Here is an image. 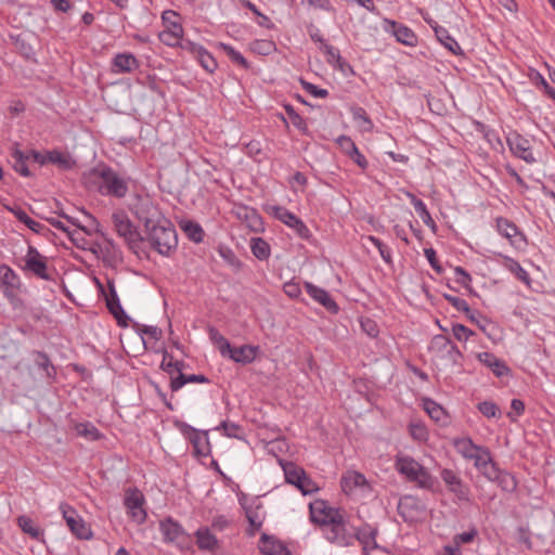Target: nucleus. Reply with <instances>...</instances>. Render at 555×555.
<instances>
[{
  "mask_svg": "<svg viewBox=\"0 0 555 555\" xmlns=\"http://www.w3.org/2000/svg\"><path fill=\"white\" fill-rule=\"evenodd\" d=\"M489 481H494L498 486L506 492H514L517 488L516 478L508 472L502 470L499 466L494 472V477L488 478Z\"/></svg>",
  "mask_w": 555,
  "mask_h": 555,
  "instance_id": "obj_33",
  "label": "nucleus"
},
{
  "mask_svg": "<svg viewBox=\"0 0 555 555\" xmlns=\"http://www.w3.org/2000/svg\"><path fill=\"white\" fill-rule=\"evenodd\" d=\"M162 25L164 30L184 33V28L181 23V16L173 10H165L162 13Z\"/></svg>",
  "mask_w": 555,
  "mask_h": 555,
  "instance_id": "obj_37",
  "label": "nucleus"
},
{
  "mask_svg": "<svg viewBox=\"0 0 555 555\" xmlns=\"http://www.w3.org/2000/svg\"><path fill=\"white\" fill-rule=\"evenodd\" d=\"M151 246L160 255L169 256L178 246V236L175 227L167 219L145 230Z\"/></svg>",
  "mask_w": 555,
  "mask_h": 555,
  "instance_id": "obj_3",
  "label": "nucleus"
},
{
  "mask_svg": "<svg viewBox=\"0 0 555 555\" xmlns=\"http://www.w3.org/2000/svg\"><path fill=\"white\" fill-rule=\"evenodd\" d=\"M309 511L311 521L322 528L330 525L344 513L343 509L331 506L324 500H315L311 502L309 504Z\"/></svg>",
  "mask_w": 555,
  "mask_h": 555,
  "instance_id": "obj_12",
  "label": "nucleus"
},
{
  "mask_svg": "<svg viewBox=\"0 0 555 555\" xmlns=\"http://www.w3.org/2000/svg\"><path fill=\"white\" fill-rule=\"evenodd\" d=\"M383 29L392 35L396 40L403 46L414 48L418 43V37L415 31L402 23L384 18Z\"/></svg>",
  "mask_w": 555,
  "mask_h": 555,
  "instance_id": "obj_14",
  "label": "nucleus"
},
{
  "mask_svg": "<svg viewBox=\"0 0 555 555\" xmlns=\"http://www.w3.org/2000/svg\"><path fill=\"white\" fill-rule=\"evenodd\" d=\"M159 530L164 537V541L167 543H178L185 534L183 527L171 517L159 522Z\"/></svg>",
  "mask_w": 555,
  "mask_h": 555,
  "instance_id": "obj_25",
  "label": "nucleus"
},
{
  "mask_svg": "<svg viewBox=\"0 0 555 555\" xmlns=\"http://www.w3.org/2000/svg\"><path fill=\"white\" fill-rule=\"evenodd\" d=\"M478 359L488 366L495 376L502 377L509 374V369L504 361L498 359L494 354L486 351L478 354Z\"/></svg>",
  "mask_w": 555,
  "mask_h": 555,
  "instance_id": "obj_30",
  "label": "nucleus"
},
{
  "mask_svg": "<svg viewBox=\"0 0 555 555\" xmlns=\"http://www.w3.org/2000/svg\"><path fill=\"white\" fill-rule=\"evenodd\" d=\"M245 512L246 518L251 528V534H254L262 527L264 520V513L262 512V507L260 504L255 507L248 506L245 508Z\"/></svg>",
  "mask_w": 555,
  "mask_h": 555,
  "instance_id": "obj_41",
  "label": "nucleus"
},
{
  "mask_svg": "<svg viewBox=\"0 0 555 555\" xmlns=\"http://www.w3.org/2000/svg\"><path fill=\"white\" fill-rule=\"evenodd\" d=\"M196 545L201 551L215 552L219 547V541L207 527H201L195 532Z\"/></svg>",
  "mask_w": 555,
  "mask_h": 555,
  "instance_id": "obj_28",
  "label": "nucleus"
},
{
  "mask_svg": "<svg viewBox=\"0 0 555 555\" xmlns=\"http://www.w3.org/2000/svg\"><path fill=\"white\" fill-rule=\"evenodd\" d=\"M422 406L428 416L439 426H447L450 424V415L446 409L430 398L422 399Z\"/></svg>",
  "mask_w": 555,
  "mask_h": 555,
  "instance_id": "obj_23",
  "label": "nucleus"
},
{
  "mask_svg": "<svg viewBox=\"0 0 555 555\" xmlns=\"http://www.w3.org/2000/svg\"><path fill=\"white\" fill-rule=\"evenodd\" d=\"M398 512L405 521L413 522L422 517L424 507L417 498L404 495L399 501Z\"/></svg>",
  "mask_w": 555,
  "mask_h": 555,
  "instance_id": "obj_17",
  "label": "nucleus"
},
{
  "mask_svg": "<svg viewBox=\"0 0 555 555\" xmlns=\"http://www.w3.org/2000/svg\"><path fill=\"white\" fill-rule=\"evenodd\" d=\"M267 211L271 214L275 219L293 229L300 238L309 240L311 237V231L306 225V223L287 208L274 205L270 206Z\"/></svg>",
  "mask_w": 555,
  "mask_h": 555,
  "instance_id": "obj_8",
  "label": "nucleus"
},
{
  "mask_svg": "<svg viewBox=\"0 0 555 555\" xmlns=\"http://www.w3.org/2000/svg\"><path fill=\"white\" fill-rule=\"evenodd\" d=\"M506 143L512 155L516 158L524 160L527 164L537 162L532 145L526 137L517 131H511L506 134Z\"/></svg>",
  "mask_w": 555,
  "mask_h": 555,
  "instance_id": "obj_11",
  "label": "nucleus"
},
{
  "mask_svg": "<svg viewBox=\"0 0 555 555\" xmlns=\"http://www.w3.org/2000/svg\"><path fill=\"white\" fill-rule=\"evenodd\" d=\"M319 49L324 53L326 56V61L328 64L334 65L336 62L341 61L340 52L337 48L330 44L328 42L324 44L323 47H319Z\"/></svg>",
  "mask_w": 555,
  "mask_h": 555,
  "instance_id": "obj_61",
  "label": "nucleus"
},
{
  "mask_svg": "<svg viewBox=\"0 0 555 555\" xmlns=\"http://www.w3.org/2000/svg\"><path fill=\"white\" fill-rule=\"evenodd\" d=\"M496 261L507 271L515 275L517 280L526 284L531 285V278L529 273L521 267V264L514 258L504 255L502 253L495 254Z\"/></svg>",
  "mask_w": 555,
  "mask_h": 555,
  "instance_id": "obj_22",
  "label": "nucleus"
},
{
  "mask_svg": "<svg viewBox=\"0 0 555 555\" xmlns=\"http://www.w3.org/2000/svg\"><path fill=\"white\" fill-rule=\"evenodd\" d=\"M14 215L20 222L37 234H43L48 230L44 224L30 218L23 209H17Z\"/></svg>",
  "mask_w": 555,
  "mask_h": 555,
  "instance_id": "obj_47",
  "label": "nucleus"
},
{
  "mask_svg": "<svg viewBox=\"0 0 555 555\" xmlns=\"http://www.w3.org/2000/svg\"><path fill=\"white\" fill-rule=\"evenodd\" d=\"M16 521L24 533L28 534L30 538L37 541L43 540V530L40 527H38L30 517L26 515H21L17 517Z\"/></svg>",
  "mask_w": 555,
  "mask_h": 555,
  "instance_id": "obj_35",
  "label": "nucleus"
},
{
  "mask_svg": "<svg viewBox=\"0 0 555 555\" xmlns=\"http://www.w3.org/2000/svg\"><path fill=\"white\" fill-rule=\"evenodd\" d=\"M138 332L140 334L143 347H147L149 344L158 341L163 335L160 328L152 325H143L142 327H138Z\"/></svg>",
  "mask_w": 555,
  "mask_h": 555,
  "instance_id": "obj_45",
  "label": "nucleus"
},
{
  "mask_svg": "<svg viewBox=\"0 0 555 555\" xmlns=\"http://www.w3.org/2000/svg\"><path fill=\"white\" fill-rule=\"evenodd\" d=\"M90 177L103 196L124 198L128 193V179L105 164L92 168Z\"/></svg>",
  "mask_w": 555,
  "mask_h": 555,
  "instance_id": "obj_1",
  "label": "nucleus"
},
{
  "mask_svg": "<svg viewBox=\"0 0 555 555\" xmlns=\"http://www.w3.org/2000/svg\"><path fill=\"white\" fill-rule=\"evenodd\" d=\"M183 36L184 33L168 31L163 29L158 34V39L162 43H164L167 47L178 48V46L181 43V39L183 38Z\"/></svg>",
  "mask_w": 555,
  "mask_h": 555,
  "instance_id": "obj_54",
  "label": "nucleus"
},
{
  "mask_svg": "<svg viewBox=\"0 0 555 555\" xmlns=\"http://www.w3.org/2000/svg\"><path fill=\"white\" fill-rule=\"evenodd\" d=\"M111 220L115 232L127 245L132 247L138 244L141 240L140 233L125 210H115L112 214Z\"/></svg>",
  "mask_w": 555,
  "mask_h": 555,
  "instance_id": "obj_6",
  "label": "nucleus"
},
{
  "mask_svg": "<svg viewBox=\"0 0 555 555\" xmlns=\"http://www.w3.org/2000/svg\"><path fill=\"white\" fill-rule=\"evenodd\" d=\"M156 350L163 352L160 369L169 374L170 382L172 380V377H177V375L183 374V371L188 365L182 359L176 358L172 353L168 352V349Z\"/></svg>",
  "mask_w": 555,
  "mask_h": 555,
  "instance_id": "obj_24",
  "label": "nucleus"
},
{
  "mask_svg": "<svg viewBox=\"0 0 555 555\" xmlns=\"http://www.w3.org/2000/svg\"><path fill=\"white\" fill-rule=\"evenodd\" d=\"M325 539L338 546H350L354 542L353 533L348 528L345 512L323 528Z\"/></svg>",
  "mask_w": 555,
  "mask_h": 555,
  "instance_id": "obj_5",
  "label": "nucleus"
},
{
  "mask_svg": "<svg viewBox=\"0 0 555 555\" xmlns=\"http://www.w3.org/2000/svg\"><path fill=\"white\" fill-rule=\"evenodd\" d=\"M444 298L454 309L464 312L469 318H473V311L465 299L452 295H444Z\"/></svg>",
  "mask_w": 555,
  "mask_h": 555,
  "instance_id": "obj_58",
  "label": "nucleus"
},
{
  "mask_svg": "<svg viewBox=\"0 0 555 555\" xmlns=\"http://www.w3.org/2000/svg\"><path fill=\"white\" fill-rule=\"evenodd\" d=\"M482 133L485 140L489 143L491 149L495 152H503L504 151V144L499 135V133L494 129H489L486 127H482Z\"/></svg>",
  "mask_w": 555,
  "mask_h": 555,
  "instance_id": "obj_55",
  "label": "nucleus"
},
{
  "mask_svg": "<svg viewBox=\"0 0 555 555\" xmlns=\"http://www.w3.org/2000/svg\"><path fill=\"white\" fill-rule=\"evenodd\" d=\"M284 108L292 125L295 128H297L300 132L306 134L308 132V125L306 120L301 117V115H299L294 108V106L291 104L284 105Z\"/></svg>",
  "mask_w": 555,
  "mask_h": 555,
  "instance_id": "obj_51",
  "label": "nucleus"
},
{
  "mask_svg": "<svg viewBox=\"0 0 555 555\" xmlns=\"http://www.w3.org/2000/svg\"><path fill=\"white\" fill-rule=\"evenodd\" d=\"M478 411L488 418L500 417L499 406L492 401H482L477 405Z\"/></svg>",
  "mask_w": 555,
  "mask_h": 555,
  "instance_id": "obj_59",
  "label": "nucleus"
},
{
  "mask_svg": "<svg viewBox=\"0 0 555 555\" xmlns=\"http://www.w3.org/2000/svg\"><path fill=\"white\" fill-rule=\"evenodd\" d=\"M395 468L408 481L415 483L418 488L434 490L435 477L412 456L398 454L395 459Z\"/></svg>",
  "mask_w": 555,
  "mask_h": 555,
  "instance_id": "obj_2",
  "label": "nucleus"
},
{
  "mask_svg": "<svg viewBox=\"0 0 555 555\" xmlns=\"http://www.w3.org/2000/svg\"><path fill=\"white\" fill-rule=\"evenodd\" d=\"M469 461H474L475 468L485 477L491 478L494 477V472H496L498 464L493 461L490 450L487 447H481V449L474 454V457Z\"/></svg>",
  "mask_w": 555,
  "mask_h": 555,
  "instance_id": "obj_20",
  "label": "nucleus"
},
{
  "mask_svg": "<svg viewBox=\"0 0 555 555\" xmlns=\"http://www.w3.org/2000/svg\"><path fill=\"white\" fill-rule=\"evenodd\" d=\"M188 383L208 384L209 379L203 374L186 375L183 373V374L177 375V377H172V380L170 382V389L173 392L178 391Z\"/></svg>",
  "mask_w": 555,
  "mask_h": 555,
  "instance_id": "obj_38",
  "label": "nucleus"
},
{
  "mask_svg": "<svg viewBox=\"0 0 555 555\" xmlns=\"http://www.w3.org/2000/svg\"><path fill=\"white\" fill-rule=\"evenodd\" d=\"M435 36L438 41L448 49L454 55H463L464 52L459 44V42L453 38L447 28L443 26L441 28L435 29Z\"/></svg>",
  "mask_w": 555,
  "mask_h": 555,
  "instance_id": "obj_34",
  "label": "nucleus"
},
{
  "mask_svg": "<svg viewBox=\"0 0 555 555\" xmlns=\"http://www.w3.org/2000/svg\"><path fill=\"white\" fill-rule=\"evenodd\" d=\"M132 211L135 217L144 223L145 230L164 219L158 207L153 203L150 196H137Z\"/></svg>",
  "mask_w": 555,
  "mask_h": 555,
  "instance_id": "obj_7",
  "label": "nucleus"
},
{
  "mask_svg": "<svg viewBox=\"0 0 555 555\" xmlns=\"http://www.w3.org/2000/svg\"><path fill=\"white\" fill-rule=\"evenodd\" d=\"M477 535H478V531L475 527L470 528L466 532L455 534L453 538V542L455 544L454 548L460 550V546L462 544H467V543L473 542Z\"/></svg>",
  "mask_w": 555,
  "mask_h": 555,
  "instance_id": "obj_60",
  "label": "nucleus"
},
{
  "mask_svg": "<svg viewBox=\"0 0 555 555\" xmlns=\"http://www.w3.org/2000/svg\"><path fill=\"white\" fill-rule=\"evenodd\" d=\"M251 254L260 261H266L270 258L271 247L269 243L262 237H251L249 242Z\"/></svg>",
  "mask_w": 555,
  "mask_h": 555,
  "instance_id": "obj_39",
  "label": "nucleus"
},
{
  "mask_svg": "<svg viewBox=\"0 0 555 555\" xmlns=\"http://www.w3.org/2000/svg\"><path fill=\"white\" fill-rule=\"evenodd\" d=\"M305 288L308 295L318 304L323 306L330 313L336 314L339 311L337 302L328 294L327 291L321 288L310 282H305Z\"/></svg>",
  "mask_w": 555,
  "mask_h": 555,
  "instance_id": "obj_19",
  "label": "nucleus"
},
{
  "mask_svg": "<svg viewBox=\"0 0 555 555\" xmlns=\"http://www.w3.org/2000/svg\"><path fill=\"white\" fill-rule=\"evenodd\" d=\"M453 444L456 452L465 460L473 459L474 454H476L482 447L474 443V441L468 437L457 438L454 440Z\"/></svg>",
  "mask_w": 555,
  "mask_h": 555,
  "instance_id": "obj_36",
  "label": "nucleus"
},
{
  "mask_svg": "<svg viewBox=\"0 0 555 555\" xmlns=\"http://www.w3.org/2000/svg\"><path fill=\"white\" fill-rule=\"evenodd\" d=\"M144 503V495L137 488L129 489L126 492L124 505L127 509V514L133 521L139 525L145 522L147 518V513L143 507Z\"/></svg>",
  "mask_w": 555,
  "mask_h": 555,
  "instance_id": "obj_13",
  "label": "nucleus"
},
{
  "mask_svg": "<svg viewBox=\"0 0 555 555\" xmlns=\"http://www.w3.org/2000/svg\"><path fill=\"white\" fill-rule=\"evenodd\" d=\"M496 231L508 240L509 244L514 247H520L527 244L526 235L519 228L509 219L498 217L495 219Z\"/></svg>",
  "mask_w": 555,
  "mask_h": 555,
  "instance_id": "obj_16",
  "label": "nucleus"
},
{
  "mask_svg": "<svg viewBox=\"0 0 555 555\" xmlns=\"http://www.w3.org/2000/svg\"><path fill=\"white\" fill-rule=\"evenodd\" d=\"M454 280L465 288H468L472 283L470 274L462 267L454 268Z\"/></svg>",
  "mask_w": 555,
  "mask_h": 555,
  "instance_id": "obj_63",
  "label": "nucleus"
},
{
  "mask_svg": "<svg viewBox=\"0 0 555 555\" xmlns=\"http://www.w3.org/2000/svg\"><path fill=\"white\" fill-rule=\"evenodd\" d=\"M193 444L194 454L201 457H207L211 453L209 439L206 434L194 430L190 437Z\"/></svg>",
  "mask_w": 555,
  "mask_h": 555,
  "instance_id": "obj_32",
  "label": "nucleus"
},
{
  "mask_svg": "<svg viewBox=\"0 0 555 555\" xmlns=\"http://www.w3.org/2000/svg\"><path fill=\"white\" fill-rule=\"evenodd\" d=\"M26 269L31 271L38 278L49 281L51 280L50 274L48 273V266L43 256L34 247L29 246L26 257Z\"/></svg>",
  "mask_w": 555,
  "mask_h": 555,
  "instance_id": "obj_18",
  "label": "nucleus"
},
{
  "mask_svg": "<svg viewBox=\"0 0 555 555\" xmlns=\"http://www.w3.org/2000/svg\"><path fill=\"white\" fill-rule=\"evenodd\" d=\"M219 255L225 263L234 270V272H240L243 269V262L231 248H219Z\"/></svg>",
  "mask_w": 555,
  "mask_h": 555,
  "instance_id": "obj_50",
  "label": "nucleus"
},
{
  "mask_svg": "<svg viewBox=\"0 0 555 555\" xmlns=\"http://www.w3.org/2000/svg\"><path fill=\"white\" fill-rule=\"evenodd\" d=\"M367 241L372 243L378 250L382 259L387 263H392V250L391 248L386 245L383 241H380L378 237L369 235Z\"/></svg>",
  "mask_w": 555,
  "mask_h": 555,
  "instance_id": "obj_53",
  "label": "nucleus"
},
{
  "mask_svg": "<svg viewBox=\"0 0 555 555\" xmlns=\"http://www.w3.org/2000/svg\"><path fill=\"white\" fill-rule=\"evenodd\" d=\"M60 512L70 532L80 540H89L93 533L91 528L86 524L77 511L67 503L60 504Z\"/></svg>",
  "mask_w": 555,
  "mask_h": 555,
  "instance_id": "obj_9",
  "label": "nucleus"
},
{
  "mask_svg": "<svg viewBox=\"0 0 555 555\" xmlns=\"http://www.w3.org/2000/svg\"><path fill=\"white\" fill-rule=\"evenodd\" d=\"M405 195L410 199L424 224L427 225L434 233H436L438 227L430 212L428 211L426 204L411 192H406Z\"/></svg>",
  "mask_w": 555,
  "mask_h": 555,
  "instance_id": "obj_29",
  "label": "nucleus"
},
{
  "mask_svg": "<svg viewBox=\"0 0 555 555\" xmlns=\"http://www.w3.org/2000/svg\"><path fill=\"white\" fill-rule=\"evenodd\" d=\"M46 159L47 164L50 163L59 165L63 169H69L73 166L70 157L66 153H63L57 150L47 151Z\"/></svg>",
  "mask_w": 555,
  "mask_h": 555,
  "instance_id": "obj_48",
  "label": "nucleus"
},
{
  "mask_svg": "<svg viewBox=\"0 0 555 555\" xmlns=\"http://www.w3.org/2000/svg\"><path fill=\"white\" fill-rule=\"evenodd\" d=\"M440 478L444 482L449 492L453 493L459 501H469L470 488L463 481L456 472L450 468H442L440 470Z\"/></svg>",
  "mask_w": 555,
  "mask_h": 555,
  "instance_id": "obj_15",
  "label": "nucleus"
},
{
  "mask_svg": "<svg viewBox=\"0 0 555 555\" xmlns=\"http://www.w3.org/2000/svg\"><path fill=\"white\" fill-rule=\"evenodd\" d=\"M283 469L285 481L295 486L304 495L312 494L319 490L317 483L307 475L305 469L294 462L278 459Z\"/></svg>",
  "mask_w": 555,
  "mask_h": 555,
  "instance_id": "obj_4",
  "label": "nucleus"
},
{
  "mask_svg": "<svg viewBox=\"0 0 555 555\" xmlns=\"http://www.w3.org/2000/svg\"><path fill=\"white\" fill-rule=\"evenodd\" d=\"M195 59L199 62L202 67L207 73L212 74V73H215V70L218 67L217 61L215 60V57L205 48H203L199 51V53L196 55Z\"/></svg>",
  "mask_w": 555,
  "mask_h": 555,
  "instance_id": "obj_56",
  "label": "nucleus"
},
{
  "mask_svg": "<svg viewBox=\"0 0 555 555\" xmlns=\"http://www.w3.org/2000/svg\"><path fill=\"white\" fill-rule=\"evenodd\" d=\"M259 550L262 555H292L283 542L266 533L259 540Z\"/></svg>",
  "mask_w": 555,
  "mask_h": 555,
  "instance_id": "obj_26",
  "label": "nucleus"
},
{
  "mask_svg": "<svg viewBox=\"0 0 555 555\" xmlns=\"http://www.w3.org/2000/svg\"><path fill=\"white\" fill-rule=\"evenodd\" d=\"M20 287L21 279L15 271L7 264H0V289L14 307L21 304V299L17 296Z\"/></svg>",
  "mask_w": 555,
  "mask_h": 555,
  "instance_id": "obj_10",
  "label": "nucleus"
},
{
  "mask_svg": "<svg viewBox=\"0 0 555 555\" xmlns=\"http://www.w3.org/2000/svg\"><path fill=\"white\" fill-rule=\"evenodd\" d=\"M181 228L192 242L198 244L204 241L205 232L199 223L188 220L181 224Z\"/></svg>",
  "mask_w": 555,
  "mask_h": 555,
  "instance_id": "obj_43",
  "label": "nucleus"
},
{
  "mask_svg": "<svg viewBox=\"0 0 555 555\" xmlns=\"http://www.w3.org/2000/svg\"><path fill=\"white\" fill-rule=\"evenodd\" d=\"M376 532L370 526H363L353 533L354 540H358L364 547V550L375 543Z\"/></svg>",
  "mask_w": 555,
  "mask_h": 555,
  "instance_id": "obj_52",
  "label": "nucleus"
},
{
  "mask_svg": "<svg viewBox=\"0 0 555 555\" xmlns=\"http://www.w3.org/2000/svg\"><path fill=\"white\" fill-rule=\"evenodd\" d=\"M108 311L114 315L118 325L127 326L130 318L125 312L120 302L106 304Z\"/></svg>",
  "mask_w": 555,
  "mask_h": 555,
  "instance_id": "obj_57",
  "label": "nucleus"
},
{
  "mask_svg": "<svg viewBox=\"0 0 555 555\" xmlns=\"http://www.w3.org/2000/svg\"><path fill=\"white\" fill-rule=\"evenodd\" d=\"M12 158L14 160L13 168L16 172H18L23 177L31 176V172L27 166V160L29 159V155H27L23 151L16 149L12 152Z\"/></svg>",
  "mask_w": 555,
  "mask_h": 555,
  "instance_id": "obj_46",
  "label": "nucleus"
},
{
  "mask_svg": "<svg viewBox=\"0 0 555 555\" xmlns=\"http://www.w3.org/2000/svg\"><path fill=\"white\" fill-rule=\"evenodd\" d=\"M219 48L229 56V59L236 65L241 66L244 69L249 68L248 61L244 57V55L235 50L232 46L228 43L220 42Z\"/></svg>",
  "mask_w": 555,
  "mask_h": 555,
  "instance_id": "obj_49",
  "label": "nucleus"
},
{
  "mask_svg": "<svg viewBox=\"0 0 555 555\" xmlns=\"http://www.w3.org/2000/svg\"><path fill=\"white\" fill-rule=\"evenodd\" d=\"M221 357L233 360L236 363L247 364L257 357L258 349H219Z\"/></svg>",
  "mask_w": 555,
  "mask_h": 555,
  "instance_id": "obj_31",
  "label": "nucleus"
},
{
  "mask_svg": "<svg viewBox=\"0 0 555 555\" xmlns=\"http://www.w3.org/2000/svg\"><path fill=\"white\" fill-rule=\"evenodd\" d=\"M409 434L417 442H426L429 438V431L423 421L412 420L408 426Z\"/></svg>",
  "mask_w": 555,
  "mask_h": 555,
  "instance_id": "obj_42",
  "label": "nucleus"
},
{
  "mask_svg": "<svg viewBox=\"0 0 555 555\" xmlns=\"http://www.w3.org/2000/svg\"><path fill=\"white\" fill-rule=\"evenodd\" d=\"M350 113L352 115V119L358 122L361 131L371 132L374 128V124L366 113V111L361 106H352L350 108Z\"/></svg>",
  "mask_w": 555,
  "mask_h": 555,
  "instance_id": "obj_40",
  "label": "nucleus"
},
{
  "mask_svg": "<svg viewBox=\"0 0 555 555\" xmlns=\"http://www.w3.org/2000/svg\"><path fill=\"white\" fill-rule=\"evenodd\" d=\"M301 86L305 91H307L309 94H311L314 98L325 99L328 96V91L326 89H322L311 82L301 80Z\"/></svg>",
  "mask_w": 555,
  "mask_h": 555,
  "instance_id": "obj_62",
  "label": "nucleus"
},
{
  "mask_svg": "<svg viewBox=\"0 0 555 555\" xmlns=\"http://www.w3.org/2000/svg\"><path fill=\"white\" fill-rule=\"evenodd\" d=\"M74 428L78 436L89 441H96L102 437L99 429L90 422L76 423Z\"/></svg>",
  "mask_w": 555,
  "mask_h": 555,
  "instance_id": "obj_44",
  "label": "nucleus"
},
{
  "mask_svg": "<svg viewBox=\"0 0 555 555\" xmlns=\"http://www.w3.org/2000/svg\"><path fill=\"white\" fill-rule=\"evenodd\" d=\"M367 485L365 476L356 470L346 472L340 479V487L344 493L351 494L357 488H363Z\"/></svg>",
  "mask_w": 555,
  "mask_h": 555,
  "instance_id": "obj_27",
  "label": "nucleus"
},
{
  "mask_svg": "<svg viewBox=\"0 0 555 555\" xmlns=\"http://www.w3.org/2000/svg\"><path fill=\"white\" fill-rule=\"evenodd\" d=\"M218 429H222L223 434L230 438H240L242 428L235 423L224 421L220 424Z\"/></svg>",
  "mask_w": 555,
  "mask_h": 555,
  "instance_id": "obj_64",
  "label": "nucleus"
},
{
  "mask_svg": "<svg viewBox=\"0 0 555 555\" xmlns=\"http://www.w3.org/2000/svg\"><path fill=\"white\" fill-rule=\"evenodd\" d=\"M140 67L139 60L130 52L117 53L111 62L113 74H130Z\"/></svg>",
  "mask_w": 555,
  "mask_h": 555,
  "instance_id": "obj_21",
  "label": "nucleus"
}]
</instances>
